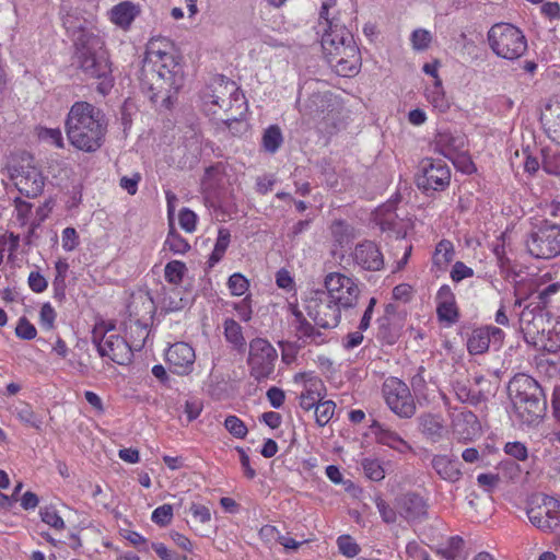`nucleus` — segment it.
I'll return each mask as SVG.
<instances>
[{
	"mask_svg": "<svg viewBox=\"0 0 560 560\" xmlns=\"http://www.w3.org/2000/svg\"><path fill=\"white\" fill-rule=\"evenodd\" d=\"M428 101L441 110H445L448 107L445 94L442 88L441 80H436L431 88L427 89L425 92Z\"/></svg>",
	"mask_w": 560,
	"mask_h": 560,
	"instance_id": "nucleus-39",
	"label": "nucleus"
},
{
	"mask_svg": "<svg viewBox=\"0 0 560 560\" xmlns=\"http://www.w3.org/2000/svg\"><path fill=\"white\" fill-rule=\"evenodd\" d=\"M57 314L50 303H44L39 312V323L42 327L50 330L55 327Z\"/></svg>",
	"mask_w": 560,
	"mask_h": 560,
	"instance_id": "nucleus-53",
	"label": "nucleus"
},
{
	"mask_svg": "<svg viewBox=\"0 0 560 560\" xmlns=\"http://www.w3.org/2000/svg\"><path fill=\"white\" fill-rule=\"evenodd\" d=\"M527 516L538 529L552 533L560 528V502L548 495L536 498L527 509Z\"/></svg>",
	"mask_w": 560,
	"mask_h": 560,
	"instance_id": "nucleus-16",
	"label": "nucleus"
},
{
	"mask_svg": "<svg viewBox=\"0 0 560 560\" xmlns=\"http://www.w3.org/2000/svg\"><path fill=\"white\" fill-rule=\"evenodd\" d=\"M340 308L323 290L312 291L305 300L308 317L320 328L337 327L341 318Z\"/></svg>",
	"mask_w": 560,
	"mask_h": 560,
	"instance_id": "nucleus-9",
	"label": "nucleus"
},
{
	"mask_svg": "<svg viewBox=\"0 0 560 560\" xmlns=\"http://www.w3.org/2000/svg\"><path fill=\"white\" fill-rule=\"evenodd\" d=\"M138 13V8L130 1L114 5L109 12L110 21L124 30L130 26Z\"/></svg>",
	"mask_w": 560,
	"mask_h": 560,
	"instance_id": "nucleus-29",
	"label": "nucleus"
},
{
	"mask_svg": "<svg viewBox=\"0 0 560 560\" xmlns=\"http://www.w3.org/2000/svg\"><path fill=\"white\" fill-rule=\"evenodd\" d=\"M78 233L74 228H66L62 231V247L67 252L73 250L78 246Z\"/></svg>",
	"mask_w": 560,
	"mask_h": 560,
	"instance_id": "nucleus-61",
	"label": "nucleus"
},
{
	"mask_svg": "<svg viewBox=\"0 0 560 560\" xmlns=\"http://www.w3.org/2000/svg\"><path fill=\"white\" fill-rule=\"evenodd\" d=\"M374 501L382 520L387 524L395 523L397 518L396 511L380 495H377Z\"/></svg>",
	"mask_w": 560,
	"mask_h": 560,
	"instance_id": "nucleus-54",
	"label": "nucleus"
},
{
	"mask_svg": "<svg viewBox=\"0 0 560 560\" xmlns=\"http://www.w3.org/2000/svg\"><path fill=\"white\" fill-rule=\"evenodd\" d=\"M382 394L388 408L400 418H411L416 404L406 383L397 377H388L382 386Z\"/></svg>",
	"mask_w": 560,
	"mask_h": 560,
	"instance_id": "nucleus-13",
	"label": "nucleus"
},
{
	"mask_svg": "<svg viewBox=\"0 0 560 560\" xmlns=\"http://www.w3.org/2000/svg\"><path fill=\"white\" fill-rule=\"evenodd\" d=\"M454 392L458 400L462 402H469L472 405L479 402V394L469 389L468 386L464 383H455Z\"/></svg>",
	"mask_w": 560,
	"mask_h": 560,
	"instance_id": "nucleus-49",
	"label": "nucleus"
},
{
	"mask_svg": "<svg viewBox=\"0 0 560 560\" xmlns=\"http://www.w3.org/2000/svg\"><path fill=\"white\" fill-rule=\"evenodd\" d=\"M186 270V265L183 261L172 260L165 266L164 277L170 283L178 284L182 282Z\"/></svg>",
	"mask_w": 560,
	"mask_h": 560,
	"instance_id": "nucleus-42",
	"label": "nucleus"
},
{
	"mask_svg": "<svg viewBox=\"0 0 560 560\" xmlns=\"http://www.w3.org/2000/svg\"><path fill=\"white\" fill-rule=\"evenodd\" d=\"M474 276V270L462 261H456L451 271V278L455 282Z\"/></svg>",
	"mask_w": 560,
	"mask_h": 560,
	"instance_id": "nucleus-58",
	"label": "nucleus"
},
{
	"mask_svg": "<svg viewBox=\"0 0 560 560\" xmlns=\"http://www.w3.org/2000/svg\"><path fill=\"white\" fill-rule=\"evenodd\" d=\"M62 21L68 32L75 33L77 30L79 31L78 36L74 38L78 67L89 78L103 79L98 85V91L106 94L112 88V80L109 78L112 68L104 48V42L100 36L84 30L81 24L77 25L73 15L68 13L62 18Z\"/></svg>",
	"mask_w": 560,
	"mask_h": 560,
	"instance_id": "nucleus-3",
	"label": "nucleus"
},
{
	"mask_svg": "<svg viewBox=\"0 0 560 560\" xmlns=\"http://www.w3.org/2000/svg\"><path fill=\"white\" fill-rule=\"evenodd\" d=\"M329 230L334 241L340 246L349 244L357 237L354 228L343 220H335Z\"/></svg>",
	"mask_w": 560,
	"mask_h": 560,
	"instance_id": "nucleus-32",
	"label": "nucleus"
},
{
	"mask_svg": "<svg viewBox=\"0 0 560 560\" xmlns=\"http://www.w3.org/2000/svg\"><path fill=\"white\" fill-rule=\"evenodd\" d=\"M224 336L225 339L234 346L238 351L245 350V338L242 332L241 325L234 319H226L224 322Z\"/></svg>",
	"mask_w": 560,
	"mask_h": 560,
	"instance_id": "nucleus-33",
	"label": "nucleus"
},
{
	"mask_svg": "<svg viewBox=\"0 0 560 560\" xmlns=\"http://www.w3.org/2000/svg\"><path fill=\"white\" fill-rule=\"evenodd\" d=\"M152 548L162 560H186L185 556L168 550L162 542L152 544Z\"/></svg>",
	"mask_w": 560,
	"mask_h": 560,
	"instance_id": "nucleus-63",
	"label": "nucleus"
},
{
	"mask_svg": "<svg viewBox=\"0 0 560 560\" xmlns=\"http://www.w3.org/2000/svg\"><path fill=\"white\" fill-rule=\"evenodd\" d=\"M326 294L341 308H352L357 305L360 289L355 280L341 272H329L324 279Z\"/></svg>",
	"mask_w": 560,
	"mask_h": 560,
	"instance_id": "nucleus-14",
	"label": "nucleus"
},
{
	"mask_svg": "<svg viewBox=\"0 0 560 560\" xmlns=\"http://www.w3.org/2000/svg\"><path fill=\"white\" fill-rule=\"evenodd\" d=\"M184 82V69L174 44L165 37L151 38L140 74L142 91L152 103L170 108Z\"/></svg>",
	"mask_w": 560,
	"mask_h": 560,
	"instance_id": "nucleus-1",
	"label": "nucleus"
},
{
	"mask_svg": "<svg viewBox=\"0 0 560 560\" xmlns=\"http://www.w3.org/2000/svg\"><path fill=\"white\" fill-rule=\"evenodd\" d=\"M454 257V246L452 242L447 240H442L438 243L434 254H433V264L439 269H444Z\"/></svg>",
	"mask_w": 560,
	"mask_h": 560,
	"instance_id": "nucleus-35",
	"label": "nucleus"
},
{
	"mask_svg": "<svg viewBox=\"0 0 560 560\" xmlns=\"http://www.w3.org/2000/svg\"><path fill=\"white\" fill-rule=\"evenodd\" d=\"M541 121L548 137L560 143V102H556L546 106L541 115Z\"/></svg>",
	"mask_w": 560,
	"mask_h": 560,
	"instance_id": "nucleus-28",
	"label": "nucleus"
},
{
	"mask_svg": "<svg viewBox=\"0 0 560 560\" xmlns=\"http://www.w3.org/2000/svg\"><path fill=\"white\" fill-rule=\"evenodd\" d=\"M282 142L283 137L279 126L271 125L264 131L261 143L265 151L276 153Z\"/></svg>",
	"mask_w": 560,
	"mask_h": 560,
	"instance_id": "nucleus-36",
	"label": "nucleus"
},
{
	"mask_svg": "<svg viewBox=\"0 0 560 560\" xmlns=\"http://www.w3.org/2000/svg\"><path fill=\"white\" fill-rule=\"evenodd\" d=\"M228 287L232 295L241 296L247 292L249 283L243 275L233 273L229 278Z\"/></svg>",
	"mask_w": 560,
	"mask_h": 560,
	"instance_id": "nucleus-47",
	"label": "nucleus"
},
{
	"mask_svg": "<svg viewBox=\"0 0 560 560\" xmlns=\"http://www.w3.org/2000/svg\"><path fill=\"white\" fill-rule=\"evenodd\" d=\"M491 50L502 59L517 60L527 51V39L523 32L510 23H497L488 31Z\"/></svg>",
	"mask_w": 560,
	"mask_h": 560,
	"instance_id": "nucleus-7",
	"label": "nucleus"
},
{
	"mask_svg": "<svg viewBox=\"0 0 560 560\" xmlns=\"http://www.w3.org/2000/svg\"><path fill=\"white\" fill-rule=\"evenodd\" d=\"M164 249H168L175 255H183L190 249V245L172 228L164 242Z\"/></svg>",
	"mask_w": 560,
	"mask_h": 560,
	"instance_id": "nucleus-37",
	"label": "nucleus"
},
{
	"mask_svg": "<svg viewBox=\"0 0 560 560\" xmlns=\"http://www.w3.org/2000/svg\"><path fill=\"white\" fill-rule=\"evenodd\" d=\"M225 166L222 163H217L207 167L201 180L202 190L212 192L223 187L225 183Z\"/></svg>",
	"mask_w": 560,
	"mask_h": 560,
	"instance_id": "nucleus-30",
	"label": "nucleus"
},
{
	"mask_svg": "<svg viewBox=\"0 0 560 560\" xmlns=\"http://www.w3.org/2000/svg\"><path fill=\"white\" fill-rule=\"evenodd\" d=\"M545 317L542 313L525 307L520 315V326L526 339L533 340L545 331Z\"/></svg>",
	"mask_w": 560,
	"mask_h": 560,
	"instance_id": "nucleus-25",
	"label": "nucleus"
},
{
	"mask_svg": "<svg viewBox=\"0 0 560 560\" xmlns=\"http://www.w3.org/2000/svg\"><path fill=\"white\" fill-rule=\"evenodd\" d=\"M436 145L445 158L453 160L456 154L466 151V138L463 135L442 132L438 137Z\"/></svg>",
	"mask_w": 560,
	"mask_h": 560,
	"instance_id": "nucleus-27",
	"label": "nucleus"
},
{
	"mask_svg": "<svg viewBox=\"0 0 560 560\" xmlns=\"http://www.w3.org/2000/svg\"><path fill=\"white\" fill-rule=\"evenodd\" d=\"M436 314L441 322L453 325L458 320L459 314L456 301L436 305Z\"/></svg>",
	"mask_w": 560,
	"mask_h": 560,
	"instance_id": "nucleus-44",
	"label": "nucleus"
},
{
	"mask_svg": "<svg viewBox=\"0 0 560 560\" xmlns=\"http://www.w3.org/2000/svg\"><path fill=\"white\" fill-rule=\"evenodd\" d=\"M451 182V170L441 159H423L419 165L416 183L423 191H442Z\"/></svg>",
	"mask_w": 560,
	"mask_h": 560,
	"instance_id": "nucleus-15",
	"label": "nucleus"
},
{
	"mask_svg": "<svg viewBox=\"0 0 560 560\" xmlns=\"http://www.w3.org/2000/svg\"><path fill=\"white\" fill-rule=\"evenodd\" d=\"M294 382L303 386V389L299 396L300 406L302 409L308 411L324 398L325 385L323 381L314 373H298L294 375Z\"/></svg>",
	"mask_w": 560,
	"mask_h": 560,
	"instance_id": "nucleus-18",
	"label": "nucleus"
},
{
	"mask_svg": "<svg viewBox=\"0 0 560 560\" xmlns=\"http://www.w3.org/2000/svg\"><path fill=\"white\" fill-rule=\"evenodd\" d=\"M231 241V233L226 228H220L214 248L209 257V265L212 267L224 256Z\"/></svg>",
	"mask_w": 560,
	"mask_h": 560,
	"instance_id": "nucleus-34",
	"label": "nucleus"
},
{
	"mask_svg": "<svg viewBox=\"0 0 560 560\" xmlns=\"http://www.w3.org/2000/svg\"><path fill=\"white\" fill-rule=\"evenodd\" d=\"M267 398H268L270 405L273 408L278 409L283 405L285 395H284V392L280 388L270 387L267 390Z\"/></svg>",
	"mask_w": 560,
	"mask_h": 560,
	"instance_id": "nucleus-64",
	"label": "nucleus"
},
{
	"mask_svg": "<svg viewBox=\"0 0 560 560\" xmlns=\"http://www.w3.org/2000/svg\"><path fill=\"white\" fill-rule=\"evenodd\" d=\"M152 522L160 526H166L173 518V508L170 504H163L156 508L152 513Z\"/></svg>",
	"mask_w": 560,
	"mask_h": 560,
	"instance_id": "nucleus-52",
	"label": "nucleus"
},
{
	"mask_svg": "<svg viewBox=\"0 0 560 560\" xmlns=\"http://www.w3.org/2000/svg\"><path fill=\"white\" fill-rule=\"evenodd\" d=\"M371 429L377 443L386 445L401 454L412 451L411 445L405 441L397 432L384 427L380 422L373 421Z\"/></svg>",
	"mask_w": 560,
	"mask_h": 560,
	"instance_id": "nucleus-24",
	"label": "nucleus"
},
{
	"mask_svg": "<svg viewBox=\"0 0 560 560\" xmlns=\"http://www.w3.org/2000/svg\"><path fill=\"white\" fill-rule=\"evenodd\" d=\"M165 358L173 373L187 375L192 371L196 355L188 343L176 342L167 349Z\"/></svg>",
	"mask_w": 560,
	"mask_h": 560,
	"instance_id": "nucleus-21",
	"label": "nucleus"
},
{
	"mask_svg": "<svg viewBox=\"0 0 560 560\" xmlns=\"http://www.w3.org/2000/svg\"><path fill=\"white\" fill-rule=\"evenodd\" d=\"M92 341L101 357H107L119 365L128 364L132 360L133 351L128 340L117 335L113 329L106 331L95 329Z\"/></svg>",
	"mask_w": 560,
	"mask_h": 560,
	"instance_id": "nucleus-12",
	"label": "nucleus"
},
{
	"mask_svg": "<svg viewBox=\"0 0 560 560\" xmlns=\"http://www.w3.org/2000/svg\"><path fill=\"white\" fill-rule=\"evenodd\" d=\"M364 475L373 480L381 481L385 478V470L378 459L364 458L361 463Z\"/></svg>",
	"mask_w": 560,
	"mask_h": 560,
	"instance_id": "nucleus-43",
	"label": "nucleus"
},
{
	"mask_svg": "<svg viewBox=\"0 0 560 560\" xmlns=\"http://www.w3.org/2000/svg\"><path fill=\"white\" fill-rule=\"evenodd\" d=\"M326 104V97L320 93H314L311 97L302 105L300 110L304 115H308L311 117L317 116L319 113L324 112V107Z\"/></svg>",
	"mask_w": 560,
	"mask_h": 560,
	"instance_id": "nucleus-41",
	"label": "nucleus"
},
{
	"mask_svg": "<svg viewBox=\"0 0 560 560\" xmlns=\"http://www.w3.org/2000/svg\"><path fill=\"white\" fill-rule=\"evenodd\" d=\"M16 416L19 420L24 424L32 427L37 431H42L43 419L37 413H35L28 405L24 404L18 408Z\"/></svg>",
	"mask_w": 560,
	"mask_h": 560,
	"instance_id": "nucleus-40",
	"label": "nucleus"
},
{
	"mask_svg": "<svg viewBox=\"0 0 560 560\" xmlns=\"http://www.w3.org/2000/svg\"><path fill=\"white\" fill-rule=\"evenodd\" d=\"M224 427L236 439H244L247 434V427L236 416H228L224 420Z\"/></svg>",
	"mask_w": 560,
	"mask_h": 560,
	"instance_id": "nucleus-46",
	"label": "nucleus"
},
{
	"mask_svg": "<svg viewBox=\"0 0 560 560\" xmlns=\"http://www.w3.org/2000/svg\"><path fill=\"white\" fill-rule=\"evenodd\" d=\"M322 31V47L326 56L337 54L339 46H345L354 40L353 35L340 21L329 22L328 26Z\"/></svg>",
	"mask_w": 560,
	"mask_h": 560,
	"instance_id": "nucleus-22",
	"label": "nucleus"
},
{
	"mask_svg": "<svg viewBox=\"0 0 560 560\" xmlns=\"http://www.w3.org/2000/svg\"><path fill=\"white\" fill-rule=\"evenodd\" d=\"M504 452L517 460H525L528 457V451L522 442H508L504 446Z\"/></svg>",
	"mask_w": 560,
	"mask_h": 560,
	"instance_id": "nucleus-55",
	"label": "nucleus"
},
{
	"mask_svg": "<svg viewBox=\"0 0 560 560\" xmlns=\"http://www.w3.org/2000/svg\"><path fill=\"white\" fill-rule=\"evenodd\" d=\"M42 521L49 525L55 529H62L65 527V522L62 517L57 513V511L52 508H44L40 510Z\"/></svg>",
	"mask_w": 560,
	"mask_h": 560,
	"instance_id": "nucleus-50",
	"label": "nucleus"
},
{
	"mask_svg": "<svg viewBox=\"0 0 560 560\" xmlns=\"http://www.w3.org/2000/svg\"><path fill=\"white\" fill-rule=\"evenodd\" d=\"M130 319L126 323V336L132 351H140L149 336L148 319L154 313V302L147 293L132 296L128 306Z\"/></svg>",
	"mask_w": 560,
	"mask_h": 560,
	"instance_id": "nucleus-8",
	"label": "nucleus"
},
{
	"mask_svg": "<svg viewBox=\"0 0 560 560\" xmlns=\"http://www.w3.org/2000/svg\"><path fill=\"white\" fill-rule=\"evenodd\" d=\"M315 409V420L319 427L326 425L334 417L336 404L332 400L319 401L313 407Z\"/></svg>",
	"mask_w": 560,
	"mask_h": 560,
	"instance_id": "nucleus-38",
	"label": "nucleus"
},
{
	"mask_svg": "<svg viewBox=\"0 0 560 560\" xmlns=\"http://www.w3.org/2000/svg\"><path fill=\"white\" fill-rule=\"evenodd\" d=\"M39 137L43 140L49 141L58 148L63 147V139L60 129H43L39 132Z\"/></svg>",
	"mask_w": 560,
	"mask_h": 560,
	"instance_id": "nucleus-62",
	"label": "nucleus"
},
{
	"mask_svg": "<svg viewBox=\"0 0 560 560\" xmlns=\"http://www.w3.org/2000/svg\"><path fill=\"white\" fill-rule=\"evenodd\" d=\"M337 545L339 551L348 558H353L360 552L359 545L348 535L338 537Z\"/></svg>",
	"mask_w": 560,
	"mask_h": 560,
	"instance_id": "nucleus-48",
	"label": "nucleus"
},
{
	"mask_svg": "<svg viewBox=\"0 0 560 560\" xmlns=\"http://www.w3.org/2000/svg\"><path fill=\"white\" fill-rule=\"evenodd\" d=\"M27 281L31 290L36 293L44 292L48 285L46 278L38 271H32Z\"/></svg>",
	"mask_w": 560,
	"mask_h": 560,
	"instance_id": "nucleus-59",
	"label": "nucleus"
},
{
	"mask_svg": "<svg viewBox=\"0 0 560 560\" xmlns=\"http://www.w3.org/2000/svg\"><path fill=\"white\" fill-rule=\"evenodd\" d=\"M432 34L424 28H417L411 33L410 42L415 50L423 51L429 48L432 42Z\"/></svg>",
	"mask_w": 560,
	"mask_h": 560,
	"instance_id": "nucleus-45",
	"label": "nucleus"
},
{
	"mask_svg": "<svg viewBox=\"0 0 560 560\" xmlns=\"http://www.w3.org/2000/svg\"><path fill=\"white\" fill-rule=\"evenodd\" d=\"M206 110L225 124L237 121L246 112L245 96L234 81L213 80L202 94Z\"/></svg>",
	"mask_w": 560,
	"mask_h": 560,
	"instance_id": "nucleus-5",
	"label": "nucleus"
},
{
	"mask_svg": "<svg viewBox=\"0 0 560 560\" xmlns=\"http://www.w3.org/2000/svg\"><path fill=\"white\" fill-rule=\"evenodd\" d=\"M107 121L104 114L88 102H75L66 119L69 142L78 150L95 152L104 143Z\"/></svg>",
	"mask_w": 560,
	"mask_h": 560,
	"instance_id": "nucleus-4",
	"label": "nucleus"
},
{
	"mask_svg": "<svg viewBox=\"0 0 560 560\" xmlns=\"http://www.w3.org/2000/svg\"><path fill=\"white\" fill-rule=\"evenodd\" d=\"M351 258L357 267L366 271H378L384 267V256L380 247L365 240L355 245Z\"/></svg>",
	"mask_w": 560,
	"mask_h": 560,
	"instance_id": "nucleus-20",
	"label": "nucleus"
},
{
	"mask_svg": "<svg viewBox=\"0 0 560 560\" xmlns=\"http://www.w3.org/2000/svg\"><path fill=\"white\" fill-rule=\"evenodd\" d=\"M397 509L407 522H419L428 515L427 501L415 492H408L397 499Z\"/></svg>",
	"mask_w": 560,
	"mask_h": 560,
	"instance_id": "nucleus-23",
	"label": "nucleus"
},
{
	"mask_svg": "<svg viewBox=\"0 0 560 560\" xmlns=\"http://www.w3.org/2000/svg\"><path fill=\"white\" fill-rule=\"evenodd\" d=\"M15 334L23 340H32L36 337L37 330L26 317H21L15 327Z\"/></svg>",
	"mask_w": 560,
	"mask_h": 560,
	"instance_id": "nucleus-51",
	"label": "nucleus"
},
{
	"mask_svg": "<svg viewBox=\"0 0 560 560\" xmlns=\"http://www.w3.org/2000/svg\"><path fill=\"white\" fill-rule=\"evenodd\" d=\"M337 0H324L319 11V26L320 28H325L328 26L329 22H339V20L335 16H329V10L336 5Z\"/></svg>",
	"mask_w": 560,
	"mask_h": 560,
	"instance_id": "nucleus-57",
	"label": "nucleus"
},
{
	"mask_svg": "<svg viewBox=\"0 0 560 560\" xmlns=\"http://www.w3.org/2000/svg\"><path fill=\"white\" fill-rule=\"evenodd\" d=\"M277 359V350L268 340L255 338L249 342L247 364L255 380L269 378L275 371Z\"/></svg>",
	"mask_w": 560,
	"mask_h": 560,
	"instance_id": "nucleus-11",
	"label": "nucleus"
},
{
	"mask_svg": "<svg viewBox=\"0 0 560 560\" xmlns=\"http://www.w3.org/2000/svg\"><path fill=\"white\" fill-rule=\"evenodd\" d=\"M525 244L535 258L550 259L560 255V225L545 223L528 234Z\"/></svg>",
	"mask_w": 560,
	"mask_h": 560,
	"instance_id": "nucleus-10",
	"label": "nucleus"
},
{
	"mask_svg": "<svg viewBox=\"0 0 560 560\" xmlns=\"http://www.w3.org/2000/svg\"><path fill=\"white\" fill-rule=\"evenodd\" d=\"M337 54L327 56L329 63L335 68L337 74L341 77H353L359 73L361 68L360 50L354 40L339 46Z\"/></svg>",
	"mask_w": 560,
	"mask_h": 560,
	"instance_id": "nucleus-17",
	"label": "nucleus"
},
{
	"mask_svg": "<svg viewBox=\"0 0 560 560\" xmlns=\"http://www.w3.org/2000/svg\"><path fill=\"white\" fill-rule=\"evenodd\" d=\"M432 468L440 476L441 479L456 482L462 476L459 462L456 458H451L447 455H434L431 460Z\"/></svg>",
	"mask_w": 560,
	"mask_h": 560,
	"instance_id": "nucleus-26",
	"label": "nucleus"
},
{
	"mask_svg": "<svg viewBox=\"0 0 560 560\" xmlns=\"http://www.w3.org/2000/svg\"><path fill=\"white\" fill-rule=\"evenodd\" d=\"M511 401L509 411L514 427L527 429L536 427L545 417L547 399L540 384L527 374H516L508 385Z\"/></svg>",
	"mask_w": 560,
	"mask_h": 560,
	"instance_id": "nucleus-2",
	"label": "nucleus"
},
{
	"mask_svg": "<svg viewBox=\"0 0 560 560\" xmlns=\"http://www.w3.org/2000/svg\"><path fill=\"white\" fill-rule=\"evenodd\" d=\"M179 224L186 232L191 233L196 230L197 215L194 211L184 208L179 212Z\"/></svg>",
	"mask_w": 560,
	"mask_h": 560,
	"instance_id": "nucleus-56",
	"label": "nucleus"
},
{
	"mask_svg": "<svg viewBox=\"0 0 560 560\" xmlns=\"http://www.w3.org/2000/svg\"><path fill=\"white\" fill-rule=\"evenodd\" d=\"M10 179L16 189L27 198H36L42 195L46 177L35 158L22 152L11 160L8 165Z\"/></svg>",
	"mask_w": 560,
	"mask_h": 560,
	"instance_id": "nucleus-6",
	"label": "nucleus"
},
{
	"mask_svg": "<svg viewBox=\"0 0 560 560\" xmlns=\"http://www.w3.org/2000/svg\"><path fill=\"white\" fill-rule=\"evenodd\" d=\"M189 512L194 516L195 520L205 524L211 521V512L210 509L206 505L191 503L189 508Z\"/></svg>",
	"mask_w": 560,
	"mask_h": 560,
	"instance_id": "nucleus-60",
	"label": "nucleus"
},
{
	"mask_svg": "<svg viewBox=\"0 0 560 560\" xmlns=\"http://www.w3.org/2000/svg\"><path fill=\"white\" fill-rule=\"evenodd\" d=\"M504 332L501 328L495 326H485L476 328L471 331L467 340V350L470 354H482L488 351L492 345L494 349H500L503 340Z\"/></svg>",
	"mask_w": 560,
	"mask_h": 560,
	"instance_id": "nucleus-19",
	"label": "nucleus"
},
{
	"mask_svg": "<svg viewBox=\"0 0 560 560\" xmlns=\"http://www.w3.org/2000/svg\"><path fill=\"white\" fill-rule=\"evenodd\" d=\"M420 431L431 441L436 442L442 438L444 427L440 417L423 415L419 418Z\"/></svg>",
	"mask_w": 560,
	"mask_h": 560,
	"instance_id": "nucleus-31",
	"label": "nucleus"
}]
</instances>
